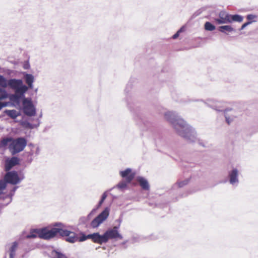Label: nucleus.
Returning <instances> with one entry per match:
<instances>
[{
    "mask_svg": "<svg viewBox=\"0 0 258 258\" xmlns=\"http://www.w3.org/2000/svg\"><path fill=\"white\" fill-rule=\"evenodd\" d=\"M87 238H91V239L94 243L101 244L103 243H106L109 239H120L123 238L122 235L118 231V227L114 226L113 228L108 229L102 235L99 233H94L88 234Z\"/></svg>",
    "mask_w": 258,
    "mask_h": 258,
    "instance_id": "obj_1",
    "label": "nucleus"
},
{
    "mask_svg": "<svg viewBox=\"0 0 258 258\" xmlns=\"http://www.w3.org/2000/svg\"><path fill=\"white\" fill-rule=\"evenodd\" d=\"M80 236H78L77 234L74 232L71 231L66 229H63L60 228V235L63 237H66V240L71 243H74L76 241H84L88 239H91V238H87L88 236L83 233L80 234Z\"/></svg>",
    "mask_w": 258,
    "mask_h": 258,
    "instance_id": "obj_2",
    "label": "nucleus"
},
{
    "mask_svg": "<svg viewBox=\"0 0 258 258\" xmlns=\"http://www.w3.org/2000/svg\"><path fill=\"white\" fill-rule=\"evenodd\" d=\"M27 142L24 138L13 139L12 142L9 144V149L13 155L22 151L27 146Z\"/></svg>",
    "mask_w": 258,
    "mask_h": 258,
    "instance_id": "obj_3",
    "label": "nucleus"
},
{
    "mask_svg": "<svg viewBox=\"0 0 258 258\" xmlns=\"http://www.w3.org/2000/svg\"><path fill=\"white\" fill-rule=\"evenodd\" d=\"M8 86L15 90L16 94L22 95L28 90V87L23 85L21 80L12 79L8 80Z\"/></svg>",
    "mask_w": 258,
    "mask_h": 258,
    "instance_id": "obj_4",
    "label": "nucleus"
},
{
    "mask_svg": "<svg viewBox=\"0 0 258 258\" xmlns=\"http://www.w3.org/2000/svg\"><path fill=\"white\" fill-rule=\"evenodd\" d=\"M120 175L125 178V181L120 182L117 186L119 188L123 189L126 187L127 184L130 183L135 176V173L132 172L130 168H127L124 171H121L119 172Z\"/></svg>",
    "mask_w": 258,
    "mask_h": 258,
    "instance_id": "obj_5",
    "label": "nucleus"
},
{
    "mask_svg": "<svg viewBox=\"0 0 258 258\" xmlns=\"http://www.w3.org/2000/svg\"><path fill=\"white\" fill-rule=\"evenodd\" d=\"M60 228H52L51 229H48L47 228L40 229V230L38 231L39 233V237L44 239H49L53 238L57 234L60 235Z\"/></svg>",
    "mask_w": 258,
    "mask_h": 258,
    "instance_id": "obj_6",
    "label": "nucleus"
},
{
    "mask_svg": "<svg viewBox=\"0 0 258 258\" xmlns=\"http://www.w3.org/2000/svg\"><path fill=\"white\" fill-rule=\"evenodd\" d=\"M109 210L108 208H105L98 216L92 221L91 226L93 228L97 227L107 218L109 216Z\"/></svg>",
    "mask_w": 258,
    "mask_h": 258,
    "instance_id": "obj_7",
    "label": "nucleus"
},
{
    "mask_svg": "<svg viewBox=\"0 0 258 258\" xmlns=\"http://www.w3.org/2000/svg\"><path fill=\"white\" fill-rule=\"evenodd\" d=\"M23 111L25 114L29 116H34L36 114L35 109L32 102L27 99H24L23 101Z\"/></svg>",
    "mask_w": 258,
    "mask_h": 258,
    "instance_id": "obj_8",
    "label": "nucleus"
},
{
    "mask_svg": "<svg viewBox=\"0 0 258 258\" xmlns=\"http://www.w3.org/2000/svg\"><path fill=\"white\" fill-rule=\"evenodd\" d=\"M5 182L13 184H17L19 181V178L17 173L15 171L9 172L6 173L5 176Z\"/></svg>",
    "mask_w": 258,
    "mask_h": 258,
    "instance_id": "obj_9",
    "label": "nucleus"
},
{
    "mask_svg": "<svg viewBox=\"0 0 258 258\" xmlns=\"http://www.w3.org/2000/svg\"><path fill=\"white\" fill-rule=\"evenodd\" d=\"M219 18L214 19L217 24L229 23L230 22V14L225 11H221L219 14Z\"/></svg>",
    "mask_w": 258,
    "mask_h": 258,
    "instance_id": "obj_10",
    "label": "nucleus"
},
{
    "mask_svg": "<svg viewBox=\"0 0 258 258\" xmlns=\"http://www.w3.org/2000/svg\"><path fill=\"white\" fill-rule=\"evenodd\" d=\"M137 181L139 182L140 185L142 189L146 190H149L150 189V186L147 179L143 177H138Z\"/></svg>",
    "mask_w": 258,
    "mask_h": 258,
    "instance_id": "obj_11",
    "label": "nucleus"
},
{
    "mask_svg": "<svg viewBox=\"0 0 258 258\" xmlns=\"http://www.w3.org/2000/svg\"><path fill=\"white\" fill-rule=\"evenodd\" d=\"M177 120H173L171 121V123L173 124L174 128L177 131L180 135L182 136V134L179 131V128L181 129V131H185L186 129L185 128V126L183 123H179L178 122H176Z\"/></svg>",
    "mask_w": 258,
    "mask_h": 258,
    "instance_id": "obj_12",
    "label": "nucleus"
},
{
    "mask_svg": "<svg viewBox=\"0 0 258 258\" xmlns=\"http://www.w3.org/2000/svg\"><path fill=\"white\" fill-rule=\"evenodd\" d=\"M238 171L237 169H234L229 173L230 182L231 184H234L238 181L237 179Z\"/></svg>",
    "mask_w": 258,
    "mask_h": 258,
    "instance_id": "obj_13",
    "label": "nucleus"
},
{
    "mask_svg": "<svg viewBox=\"0 0 258 258\" xmlns=\"http://www.w3.org/2000/svg\"><path fill=\"white\" fill-rule=\"evenodd\" d=\"M18 247V243L14 242L12 243L10 248V258H14L15 255L16 250Z\"/></svg>",
    "mask_w": 258,
    "mask_h": 258,
    "instance_id": "obj_14",
    "label": "nucleus"
},
{
    "mask_svg": "<svg viewBox=\"0 0 258 258\" xmlns=\"http://www.w3.org/2000/svg\"><path fill=\"white\" fill-rule=\"evenodd\" d=\"M26 83L30 88L32 87V84L34 82V77L32 75L26 74L25 76Z\"/></svg>",
    "mask_w": 258,
    "mask_h": 258,
    "instance_id": "obj_15",
    "label": "nucleus"
},
{
    "mask_svg": "<svg viewBox=\"0 0 258 258\" xmlns=\"http://www.w3.org/2000/svg\"><path fill=\"white\" fill-rule=\"evenodd\" d=\"M19 160L16 157H13L11 158V159L9 162V167H6V170H8L11 168L12 167L17 165L18 164Z\"/></svg>",
    "mask_w": 258,
    "mask_h": 258,
    "instance_id": "obj_16",
    "label": "nucleus"
},
{
    "mask_svg": "<svg viewBox=\"0 0 258 258\" xmlns=\"http://www.w3.org/2000/svg\"><path fill=\"white\" fill-rule=\"evenodd\" d=\"M219 30L222 33H225L226 31H228L229 32H231L234 31L233 28L229 25H225L220 26L219 27Z\"/></svg>",
    "mask_w": 258,
    "mask_h": 258,
    "instance_id": "obj_17",
    "label": "nucleus"
},
{
    "mask_svg": "<svg viewBox=\"0 0 258 258\" xmlns=\"http://www.w3.org/2000/svg\"><path fill=\"white\" fill-rule=\"evenodd\" d=\"M243 20V18L238 15H230V22H229V23H231L233 21L235 22H242Z\"/></svg>",
    "mask_w": 258,
    "mask_h": 258,
    "instance_id": "obj_18",
    "label": "nucleus"
},
{
    "mask_svg": "<svg viewBox=\"0 0 258 258\" xmlns=\"http://www.w3.org/2000/svg\"><path fill=\"white\" fill-rule=\"evenodd\" d=\"M13 139V138H6L3 139L1 142V145L2 147H5L8 145H9V144L12 142Z\"/></svg>",
    "mask_w": 258,
    "mask_h": 258,
    "instance_id": "obj_19",
    "label": "nucleus"
},
{
    "mask_svg": "<svg viewBox=\"0 0 258 258\" xmlns=\"http://www.w3.org/2000/svg\"><path fill=\"white\" fill-rule=\"evenodd\" d=\"M7 114L13 119H15L19 115L18 113L15 110L6 111Z\"/></svg>",
    "mask_w": 258,
    "mask_h": 258,
    "instance_id": "obj_20",
    "label": "nucleus"
},
{
    "mask_svg": "<svg viewBox=\"0 0 258 258\" xmlns=\"http://www.w3.org/2000/svg\"><path fill=\"white\" fill-rule=\"evenodd\" d=\"M40 230V229H36L32 230L29 235L27 236L28 238H36L39 237V233L38 231Z\"/></svg>",
    "mask_w": 258,
    "mask_h": 258,
    "instance_id": "obj_21",
    "label": "nucleus"
},
{
    "mask_svg": "<svg viewBox=\"0 0 258 258\" xmlns=\"http://www.w3.org/2000/svg\"><path fill=\"white\" fill-rule=\"evenodd\" d=\"M51 255L53 258H68L64 254L56 250H53L51 252Z\"/></svg>",
    "mask_w": 258,
    "mask_h": 258,
    "instance_id": "obj_22",
    "label": "nucleus"
},
{
    "mask_svg": "<svg viewBox=\"0 0 258 258\" xmlns=\"http://www.w3.org/2000/svg\"><path fill=\"white\" fill-rule=\"evenodd\" d=\"M8 81L5 78L0 75V86L6 88L8 86Z\"/></svg>",
    "mask_w": 258,
    "mask_h": 258,
    "instance_id": "obj_23",
    "label": "nucleus"
},
{
    "mask_svg": "<svg viewBox=\"0 0 258 258\" xmlns=\"http://www.w3.org/2000/svg\"><path fill=\"white\" fill-rule=\"evenodd\" d=\"M205 29L208 31H213L215 29V27L211 23L207 22L205 24Z\"/></svg>",
    "mask_w": 258,
    "mask_h": 258,
    "instance_id": "obj_24",
    "label": "nucleus"
},
{
    "mask_svg": "<svg viewBox=\"0 0 258 258\" xmlns=\"http://www.w3.org/2000/svg\"><path fill=\"white\" fill-rule=\"evenodd\" d=\"M6 182L4 180H0V194L3 192V191L6 188Z\"/></svg>",
    "mask_w": 258,
    "mask_h": 258,
    "instance_id": "obj_25",
    "label": "nucleus"
},
{
    "mask_svg": "<svg viewBox=\"0 0 258 258\" xmlns=\"http://www.w3.org/2000/svg\"><path fill=\"white\" fill-rule=\"evenodd\" d=\"M107 196V194L106 192H104L103 194V195L102 196V197H101V199L100 201L99 202L98 207H100L102 205V204H103V203L104 202V201L106 199Z\"/></svg>",
    "mask_w": 258,
    "mask_h": 258,
    "instance_id": "obj_26",
    "label": "nucleus"
},
{
    "mask_svg": "<svg viewBox=\"0 0 258 258\" xmlns=\"http://www.w3.org/2000/svg\"><path fill=\"white\" fill-rule=\"evenodd\" d=\"M7 94L6 92L2 89H0V100L7 98Z\"/></svg>",
    "mask_w": 258,
    "mask_h": 258,
    "instance_id": "obj_27",
    "label": "nucleus"
},
{
    "mask_svg": "<svg viewBox=\"0 0 258 258\" xmlns=\"http://www.w3.org/2000/svg\"><path fill=\"white\" fill-rule=\"evenodd\" d=\"M184 31V28H181L173 36V39H176L179 35V34Z\"/></svg>",
    "mask_w": 258,
    "mask_h": 258,
    "instance_id": "obj_28",
    "label": "nucleus"
},
{
    "mask_svg": "<svg viewBox=\"0 0 258 258\" xmlns=\"http://www.w3.org/2000/svg\"><path fill=\"white\" fill-rule=\"evenodd\" d=\"M188 182L187 180L183 181H180L178 182V184L179 187H182L183 186L186 185Z\"/></svg>",
    "mask_w": 258,
    "mask_h": 258,
    "instance_id": "obj_29",
    "label": "nucleus"
},
{
    "mask_svg": "<svg viewBox=\"0 0 258 258\" xmlns=\"http://www.w3.org/2000/svg\"><path fill=\"white\" fill-rule=\"evenodd\" d=\"M250 22H247V23H244V24L242 25V27H241V29H243L246 26H247V25H248L249 24H250Z\"/></svg>",
    "mask_w": 258,
    "mask_h": 258,
    "instance_id": "obj_30",
    "label": "nucleus"
},
{
    "mask_svg": "<svg viewBox=\"0 0 258 258\" xmlns=\"http://www.w3.org/2000/svg\"><path fill=\"white\" fill-rule=\"evenodd\" d=\"M6 106V104H4V103H2L1 102H0V110L4 106Z\"/></svg>",
    "mask_w": 258,
    "mask_h": 258,
    "instance_id": "obj_31",
    "label": "nucleus"
},
{
    "mask_svg": "<svg viewBox=\"0 0 258 258\" xmlns=\"http://www.w3.org/2000/svg\"><path fill=\"white\" fill-rule=\"evenodd\" d=\"M169 113H166V114H165V116H166V117L167 119H168V120H169V118H168V115H169Z\"/></svg>",
    "mask_w": 258,
    "mask_h": 258,
    "instance_id": "obj_32",
    "label": "nucleus"
},
{
    "mask_svg": "<svg viewBox=\"0 0 258 258\" xmlns=\"http://www.w3.org/2000/svg\"><path fill=\"white\" fill-rule=\"evenodd\" d=\"M226 120H227V123H228V124H229V123H230V122H229V121L228 120V119L227 118H226Z\"/></svg>",
    "mask_w": 258,
    "mask_h": 258,
    "instance_id": "obj_33",
    "label": "nucleus"
},
{
    "mask_svg": "<svg viewBox=\"0 0 258 258\" xmlns=\"http://www.w3.org/2000/svg\"><path fill=\"white\" fill-rule=\"evenodd\" d=\"M249 17H250V16H248L247 18H248V19H250V18H249Z\"/></svg>",
    "mask_w": 258,
    "mask_h": 258,
    "instance_id": "obj_34",
    "label": "nucleus"
}]
</instances>
